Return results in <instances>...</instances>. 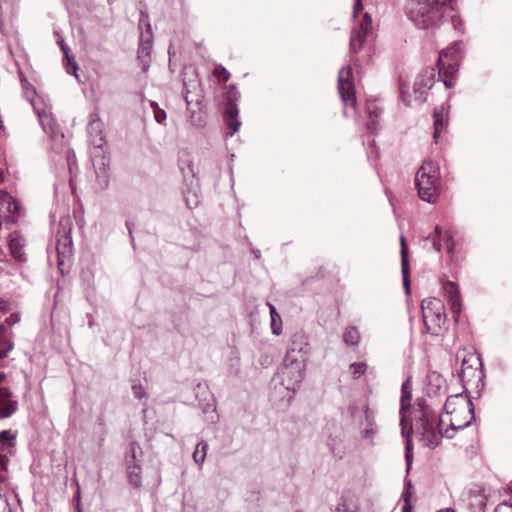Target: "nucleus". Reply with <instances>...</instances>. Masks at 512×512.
I'll return each instance as SVG.
<instances>
[{"mask_svg": "<svg viewBox=\"0 0 512 512\" xmlns=\"http://www.w3.org/2000/svg\"><path fill=\"white\" fill-rule=\"evenodd\" d=\"M452 0H409L407 15L420 29H433L441 25L451 8Z\"/></svg>", "mask_w": 512, "mask_h": 512, "instance_id": "nucleus-1", "label": "nucleus"}, {"mask_svg": "<svg viewBox=\"0 0 512 512\" xmlns=\"http://www.w3.org/2000/svg\"><path fill=\"white\" fill-rule=\"evenodd\" d=\"M440 183L439 166L432 160L425 161L416 173L415 185L421 200L435 203Z\"/></svg>", "mask_w": 512, "mask_h": 512, "instance_id": "nucleus-2", "label": "nucleus"}, {"mask_svg": "<svg viewBox=\"0 0 512 512\" xmlns=\"http://www.w3.org/2000/svg\"><path fill=\"white\" fill-rule=\"evenodd\" d=\"M305 363L303 359L295 360V362L283 360V365L272 379L274 388L279 386L280 390H285L287 394L283 397L291 399L299 387L304 377Z\"/></svg>", "mask_w": 512, "mask_h": 512, "instance_id": "nucleus-3", "label": "nucleus"}, {"mask_svg": "<svg viewBox=\"0 0 512 512\" xmlns=\"http://www.w3.org/2000/svg\"><path fill=\"white\" fill-rule=\"evenodd\" d=\"M412 398V387L410 379L405 380L401 386V404H400V425L402 436L406 438L405 460L407 464V473H409L413 462V444H412V423L406 416V411L410 409Z\"/></svg>", "mask_w": 512, "mask_h": 512, "instance_id": "nucleus-4", "label": "nucleus"}, {"mask_svg": "<svg viewBox=\"0 0 512 512\" xmlns=\"http://www.w3.org/2000/svg\"><path fill=\"white\" fill-rule=\"evenodd\" d=\"M460 49L461 43L454 42L450 47L439 53L437 59L438 75L447 88L454 85V76L458 71L461 59Z\"/></svg>", "mask_w": 512, "mask_h": 512, "instance_id": "nucleus-5", "label": "nucleus"}, {"mask_svg": "<svg viewBox=\"0 0 512 512\" xmlns=\"http://www.w3.org/2000/svg\"><path fill=\"white\" fill-rule=\"evenodd\" d=\"M421 309L426 331L431 335H438L447 320L443 302L437 298L424 299Z\"/></svg>", "mask_w": 512, "mask_h": 512, "instance_id": "nucleus-6", "label": "nucleus"}, {"mask_svg": "<svg viewBox=\"0 0 512 512\" xmlns=\"http://www.w3.org/2000/svg\"><path fill=\"white\" fill-rule=\"evenodd\" d=\"M239 97L240 93L236 86L234 84L229 85L225 93L226 104L223 112L225 125L230 129V131L226 133L229 137L233 136L241 126V122L238 119L239 108L237 105Z\"/></svg>", "mask_w": 512, "mask_h": 512, "instance_id": "nucleus-7", "label": "nucleus"}, {"mask_svg": "<svg viewBox=\"0 0 512 512\" xmlns=\"http://www.w3.org/2000/svg\"><path fill=\"white\" fill-rule=\"evenodd\" d=\"M462 411H465L468 409V412L470 414V418L463 422V424L456 425V421L454 419L450 420V426L452 431H457L466 428L471 424V422L474 420V405L472 401L468 398L467 395H463V393L451 395L446 399V402L444 404V410L446 414L453 415L457 411V407Z\"/></svg>", "mask_w": 512, "mask_h": 512, "instance_id": "nucleus-8", "label": "nucleus"}, {"mask_svg": "<svg viewBox=\"0 0 512 512\" xmlns=\"http://www.w3.org/2000/svg\"><path fill=\"white\" fill-rule=\"evenodd\" d=\"M310 351L311 347L307 335L303 331H297L290 338L285 361L295 362V360L303 359V362H306Z\"/></svg>", "mask_w": 512, "mask_h": 512, "instance_id": "nucleus-9", "label": "nucleus"}, {"mask_svg": "<svg viewBox=\"0 0 512 512\" xmlns=\"http://www.w3.org/2000/svg\"><path fill=\"white\" fill-rule=\"evenodd\" d=\"M442 422V418H439V429L436 430L429 418L422 419V437L427 447L435 448L436 446H438L443 436L448 439H452L454 437L456 431H452L451 426L442 431Z\"/></svg>", "mask_w": 512, "mask_h": 512, "instance_id": "nucleus-10", "label": "nucleus"}, {"mask_svg": "<svg viewBox=\"0 0 512 512\" xmlns=\"http://www.w3.org/2000/svg\"><path fill=\"white\" fill-rule=\"evenodd\" d=\"M352 67L344 66L338 73V91L345 106L356 104L355 88L352 81Z\"/></svg>", "mask_w": 512, "mask_h": 512, "instance_id": "nucleus-11", "label": "nucleus"}, {"mask_svg": "<svg viewBox=\"0 0 512 512\" xmlns=\"http://www.w3.org/2000/svg\"><path fill=\"white\" fill-rule=\"evenodd\" d=\"M372 32V18L368 13H365L359 22V24L354 27L351 31L350 35V52L358 53L364 43L368 35Z\"/></svg>", "mask_w": 512, "mask_h": 512, "instance_id": "nucleus-12", "label": "nucleus"}, {"mask_svg": "<svg viewBox=\"0 0 512 512\" xmlns=\"http://www.w3.org/2000/svg\"><path fill=\"white\" fill-rule=\"evenodd\" d=\"M60 226L62 227V231H58L56 235V251L59 258V265L62 264V258H66L71 254L73 245L70 235L71 228L69 226V219H61Z\"/></svg>", "mask_w": 512, "mask_h": 512, "instance_id": "nucleus-13", "label": "nucleus"}, {"mask_svg": "<svg viewBox=\"0 0 512 512\" xmlns=\"http://www.w3.org/2000/svg\"><path fill=\"white\" fill-rule=\"evenodd\" d=\"M87 132L91 145L97 149L102 148L105 144V137L103 135V123L101 122L98 113L94 112L90 114Z\"/></svg>", "mask_w": 512, "mask_h": 512, "instance_id": "nucleus-14", "label": "nucleus"}, {"mask_svg": "<svg viewBox=\"0 0 512 512\" xmlns=\"http://www.w3.org/2000/svg\"><path fill=\"white\" fill-rule=\"evenodd\" d=\"M442 289L450 302L451 311L455 320L457 321L462 309V302L458 286L453 281H445L443 282Z\"/></svg>", "mask_w": 512, "mask_h": 512, "instance_id": "nucleus-15", "label": "nucleus"}, {"mask_svg": "<svg viewBox=\"0 0 512 512\" xmlns=\"http://www.w3.org/2000/svg\"><path fill=\"white\" fill-rule=\"evenodd\" d=\"M18 408V401L6 387H0V419L11 417Z\"/></svg>", "mask_w": 512, "mask_h": 512, "instance_id": "nucleus-16", "label": "nucleus"}, {"mask_svg": "<svg viewBox=\"0 0 512 512\" xmlns=\"http://www.w3.org/2000/svg\"><path fill=\"white\" fill-rule=\"evenodd\" d=\"M467 506L472 512H484L487 503V496L481 487L471 488L465 496Z\"/></svg>", "mask_w": 512, "mask_h": 512, "instance_id": "nucleus-17", "label": "nucleus"}, {"mask_svg": "<svg viewBox=\"0 0 512 512\" xmlns=\"http://www.w3.org/2000/svg\"><path fill=\"white\" fill-rule=\"evenodd\" d=\"M8 457L6 454L0 452V512H12L8 497L6 493L3 492L2 486L8 480L7 476V465H8Z\"/></svg>", "mask_w": 512, "mask_h": 512, "instance_id": "nucleus-18", "label": "nucleus"}, {"mask_svg": "<svg viewBox=\"0 0 512 512\" xmlns=\"http://www.w3.org/2000/svg\"><path fill=\"white\" fill-rule=\"evenodd\" d=\"M9 249L13 258L19 262L27 260L25 254L26 240L18 232H12L9 236Z\"/></svg>", "mask_w": 512, "mask_h": 512, "instance_id": "nucleus-19", "label": "nucleus"}, {"mask_svg": "<svg viewBox=\"0 0 512 512\" xmlns=\"http://www.w3.org/2000/svg\"><path fill=\"white\" fill-rule=\"evenodd\" d=\"M435 70L434 68H426L414 83V93L416 98H421L426 89L432 88L434 85Z\"/></svg>", "mask_w": 512, "mask_h": 512, "instance_id": "nucleus-20", "label": "nucleus"}, {"mask_svg": "<svg viewBox=\"0 0 512 512\" xmlns=\"http://www.w3.org/2000/svg\"><path fill=\"white\" fill-rule=\"evenodd\" d=\"M184 99L189 107L192 103L200 104L202 101V90L200 87V81L197 79L184 80Z\"/></svg>", "mask_w": 512, "mask_h": 512, "instance_id": "nucleus-21", "label": "nucleus"}, {"mask_svg": "<svg viewBox=\"0 0 512 512\" xmlns=\"http://www.w3.org/2000/svg\"><path fill=\"white\" fill-rule=\"evenodd\" d=\"M400 254H401V272L403 277V286L406 291V294L410 293V267H409V259H408V248L406 244L405 237L402 235L400 237Z\"/></svg>", "mask_w": 512, "mask_h": 512, "instance_id": "nucleus-22", "label": "nucleus"}, {"mask_svg": "<svg viewBox=\"0 0 512 512\" xmlns=\"http://www.w3.org/2000/svg\"><path fill=\"white\" fill-rule=\"evenodd\" d=\"M366 110L368 113L369 121L367 123V128L371 133H377L378 131V122L377 119L382 113V109L377 105L375 101H367Z\"/></svg>", "mask_w": 512, "mask_h": 512, "instance_id": "nucleus-23", "label": "nucleus"}, {"mask_svg": "<svg viewBox=\"0 0 512 512\" xmlns=\"http://www.w3.org/2000/svg\"><path fill=\"white\" fill-rule=\"evenodd\" d=\"M442 237L443 230L439 225H436L434 227V231L423 238V241L425 243L424 247H426L427 244H430L433 250H435L438 253H441Z\"/></svg>", "mask_w": 512, "mask_h": 512, "instance_id": "nucleus-24", "label": "nucleus"}, {"mask_svg": "<svg viewBox=\"0 0 512 512\" xmlns=\"http://www.w3.org/2000/svg\"><path fill=\"white\" fill-rule=\"evenodd\" d=\"M364 416H365V424L366 427L362 431V437L363 438H372L376 432V420H375V414L374 412L366 405L364 407Z\"/></svg>", "mask_w": 512, "mask_h": 512, "instance_id": "nucleus-25", "label": "nucleus"}, {"mask_svg": "<svg viewBox=\"0 0 512 512\" xmlns=\"http://www.w3.org/2000/svg\"><path fill=\"white\" fill-rule=\"evenodd\" d=\"M21 86L25 95V98L32 104L36 114L39 118H41L44 114V111L41 112L34 105V96L36 94L35 88L24 78L21 76Z\"/></svg>", "mask_w": 512, "mask_h": 512, "instance_id": "nucleus-26", "label": "nucleus"}, {"mask_svg": "<svg viewBox=\"0 0 512 512\" xmlns=\"http://www.w3.org/2000/svg\"><path fill=\"white\" fill-rule=\"evenodd\" d=\"M127 476L130 484L139 487L141 485V466L137 463H128Z\"/></svg>", "mask_w": 512, "mask_h": 512, "instance_id": "nucleus-27", "label": "nucleus"}, {"mask_svg": "<svg viewBox=\"0 0 512 512\" xmlns=\"http://www.w3.org/2000/svg\"><path fill=\"white\" fill-rule=\"evenodd\" d=\"M270 317H271V329L272 333L275 335H279L282 332V320L280 315L278 314L274 305L268 303Z\"/></svg>", "mask_w": 512, "mask_h": 512, "instance_id": "nucleus-28", "label": "nucleus"}, {"mask_svg": "<svg viewBox=\"0 0 512 512\" xmlns=\"http://www.w3.org/2000/svg\"><path fill=\"white\" fill-rule=\"evenodd\" d=\"M58 44L60 45V48L63 51V53L67 59V62H68L67 66H66L67 73H73L75 75V77L78 79V75L76 74L78 65H77L76 61L69 56L68 46L64 43V41L62 39H60L58 41Z\"/></svg>", "mask_w": 512, "mask_h": 512, "instance_id": "nucleus-29", "label": "nucleus"}, {"mask_svg": "<svg viewBox=\"0 0 512 512\" xmlns=\"http://www.w3.org/2000/svg\"><path fill=\"white\" fill-rule=\"evenodd\" d=\"M153 47V40L149 39V34L145 37H140V44L138 48V58L143 59L149 57Z\"/></svg>", "mask_w": 512, "mask_h": 512, "instance_id": "nucleus-30", "label": "nucleus"}, {"mask_svg": "<svg viewBox=\"0 0 512 512\" xmlns=\"http://www.w3.org/2000/svg\"><path fill=\"white\" fill-rule=\"evenodd\" d=\"M360 334L355 326H349L346 328L343 334V341L350 346H356L359 343Z\"/></svg>", "mask_w": 512, "mask_h": 512, "instance_id": "nucleus-31", "label": "nucleus"}, {"mask_svg": "<svg viewBox=\"0 0 512 512\" xmlns=\"http://www.w3.org/2000/svg\"><path fill=\"white\" fill-rule=\"evenodd\" d=\"M93 165L96 169L97 178L99 179L102 187H106L108 185V175H107V164L105 163V158L101 157L100 166L97 168V163L95 159H93Z\"/></svg>", "mask_w": 512, "mask_h": 512, "instance_id": "nucleus-32", "label": "nucleus"}, {"mask_svg": "<svg viewBox=\"0 0 512 512\" xmlns=\"http://www.w3.org/2000/svg\"><path fill=\"white\" fill-rule=\"evenodd\" d=\"M442 111L443 107H441V110L438 108H435L434 110V133L433 138L437 139L440 136L441 130L443 129L444 123H443V117H442Z\"/></svg>", "mask_w": 512, "mask_h": 512, "instance_id": "nucleus-33", "label": "nucleus"}, {"mask_svg": "<svg viewBox=\"0 0 512 512\" xmlns=\"http://www.w3.org/2000/svg\"><path fill=\"white\" fill-rule=\"evenodd\" d=\"M5 346H10V351L14 347L8 328L4 323H0V348L5 349Z\"/></svg>", "mask_w": 512, "mask_h": 512, "instance_id": "nucleus-34", "label": "nucleus"}, {"mask_svg": "<svg viewBox=\"0 0 512 512\" xmlns=\"http://www.w3.org/2000/svg\"><path fill=\"white\" fill-rule=\"evenodd\" d=\"M138 453H142L140 445L135 441L130 442L129 450L126 452L125 456L126 464L136 463Z\"/></svg>", "mask_w": 512, "mask_h": 512, "instance_id": "nucleus-35", "label": "nucleus"}, {"mask_svg": "<svg viewBox=\"0 0 512 512\" xmlns=\"http://www.w3.org/2000/svg\"><path fill=\"white\" fill-rule=\"evenodd\" d=\"M15 436L11 433L10 430H3L0 432V450L4 451L5 449L13 446V441Z\"/></svg>", "mask_w": 512, "mask_h": 512, "instance_id": "nucleus-36", "label": "nucleus"}, {"mask_svg": "<svg viewBox=\"0 0 512 512\" xmlns=\"http://www.w3.org/2000/svg\"><path fill=\"white\" fill-rule=\"evenodd\" d=\"M184 200L188 208L193 209L198 206L200 199L196 190L184 192Z\"/></svg>", "mask_w": 512, "mask_h": 512, "instance_id": "nucleus-37", "label": "nucleus"}, {"mask_svg": "<svg viewBox=\"0 0 512 512\" xmlns=\"http://www.w3.org/2000/svg\"><path fill=\"white\" fill-rule=\"evenodd\" d=\"M139 26L140 27L145 26V30L141 32L140 37H145L146 34H149V39L153 40V34H152L151 25L148 20V15L145 14L144 12H141V14H140Z\"/></svg>", "mask_w": 512, "mask_h": 512, "instance_id": "nucleus-38", "label": "nucleus"}, {"mask_svg": "<svg viewBox=\"0 0 512 512\" xmlns=\"http://www.w3.org/2000/svg\"><path fill=\"white\" fill-rule=\"evenodd\" d=\"M466 364H467V361L464 359V360H463V363H462V369H461V371L458 373L459 378L461 379V381H462L463 383H465V382H466V379H467L469 376H471L472 374H475V373H476V371H477L476 369H474V368L472 367V365L466 366Z\"/></svg>", "mask_w": 512, "mask_h": 512, "instance_id": "nucleus-39", "label": "nucleus"}, {"mask_svg": "<svg viewBox=\"0 0 512 512\" xmlns=\"http://www.w3.org/2000/svg\"><path fill=\"white\" fill-rule=\"evenodd\" d=\"M337 512H356L353 504L349 502L346 498L341 497L340 502L336 508Z\"/></svg>", "mask_w": 512, "mask_h": 512, "instance_id": "nucleus-40", "label": "nucleus"}, {"mask_svg": "<svg viewBox=\"0 0 512 512\" xmlns=\"http://www.w3.org/2000/svg\"><path fill=\"white\" fill-rule=\"evenodd\" d=\"M444 240H445V244H446L447 253L450 256H452L454 253V249H455V241H454L453 234L450 231H445Z\"/></svg>", "mask_w": 512, "mask_h": 512, "instance_id": "nucleus-41", "label": "nucleus"}, {"mask_svg": "<svg viewBox=\"0 0 512 512\" xmlns=\"http://www.w3.org/2000/svg\"><path fill=\"white\" fill-rule=\"evenodd\" d=\"M365 363H352L350 369L354 378H359L366 371Z\"/></svg>", "mask_w": 512, "mask_h": 512, "instance_id": "nucleus-42", "label": "nucleus"}, {"mask_svg": "<svg viewBox=\"0 0 512 512\" xmlns=\"http://www.w3.org/2000/svg\"><path fill=\"white\" fill-rule=\"evenodd\" d=\"M214 75L221 81L227 82L230 78L229 71L223 66H217L214 70Z\"/></svg>", "mask_w": 512, "mask_h": 512, "instance_id": "nucleus-43", "label": "nucleus"}, {"mask_svg": "<svg viewBox=\"0 0 512 512\" xmlns=\"http://www.w3.org/2000/svg\"><path fill=\"white\" fill-rule=\"evenodd\" d=\"M151 106L155 108L154 110V119L157 123L162 124L166 119V112L160 108H158L157 103L152 102Z\"/></svg>", "mask_w": 512, "mask_h": 512, "instance_id": "nucleus-44", "label": "nucleus"}, {"mask_svg": "<svg viewBox=\"0 0 512 512\" xmlns=\"http://www.w3.org/2000/svg\"><path fill=\"white\" fill-rule=\"evenodd\" d=\"M20 321V316L16 313H13L11 314L9 317H7L5 319V326L8 328V327H12L13 325H15L16 323H18Z\"/></svg>", "mask_w": 512, "mask_h": 512, "instance_id": "nucleus-45", "label": "nucleus"}, {"mask_svg": "<svg viewBox=\"0 0 512 512\" xmlns=\"http://www.w3.org/2000/svg\"><path fill=\"white\" fill-rule=\"evenodd\" d=\"M417 406L419 407V411L421 412L420 422L422 423V419L429 418L428 412L425 410V401L423 399L417 400Z\"/></svg>", "mask_w": 512, "mask_h": 512, "instance_id": "nucleus-46", "label": "nucleus"}, {"mask_svg": "<svg viewBox=\"0 0 512 512\" xmlns=\"http://www.w3.org/2000/svg\"><path fill=\"white\" fill-rule=\"evenodd\" d=\"M193 459H194L195 463L199 464L200 466L205 461V453L201 454L200 449H198L197 446H196L195 451L193 452Z\"/></svg>", "mask_w": 512, "mask_h": 512, "instance_id": "nucleus-47", "label": "nucleus"}, {"mask_svg": "<svg viewBox=\"0 0 512 512\" xmlns=\"http://www.w3.org/2000/svg\"><path fill=\"white\" fill-rule=\"evenodd\" d=\"M132 390H133V393H134V396L135 398L137 399H141L145 396V391H144V388L139 384V385H133L132 386Z\"/></svg>", "mask_w": 512, "mask_h": 512, "instance_id": "nucleus-48", "label": "nucleus"}, {"mask_svg": "<svg viewBox=\"0 0 512 512\" xmlns=\"http://www.w3.org/2000/svg\"><path fill=\"white\" fill-rule=\"evenodd\" d=\"M67 164H68V167H69V170L70 172L72 171V168H73V165L76 161V156H75V153L73 150H68L67 151Z\"/></svg>", "mask_w": 512, "mask_h": 512, "instance_id": "nucleus-49", "label": "nucleus"}, {"mask_svg": "<svg viewBox=\"0 0 512 512\" xmlns=\"http://www.w3.org/2000/svg\"><path fill=\"white\" fill-rule=\"evenodd\" d=\"M494 512H512V504L503 502L495 508Z\"/></svg>", "mask_w": 512, "mask_h": 512, "instance_id": "nucleus-50", "label": "nucleus"}, {"mask_svg": "<svg viewBox=\"0 0 512 512\" xmlns=\"http://www.w3.org/2000/svg\"><path fill=\"white\" fill-rule=\"evenodd\" d=\"M452 24H453L454 28L458 31H461L463 29L462 19L458 16L452 17Z\"/></svg>", "mask_w": 512, "mask_h": 512, "instance_id": "nucleus-51", "label": "nucleus"}, {"mask_svg": "<svg viewBox=\"0 0 512 512\" xmlns=\"http://www.w3.org/2000/svg\"><path fill=\"white\" fill-rule=\"evenodd\" d=\"M363 9L362 0H355L353 6V17H356L357 14Z\"/></svg>", "mask_w": 512, "mask_h": 512, "instance_id": "nucleus-52", "label": "nucleus"}, {"mask_svg": "<svg viewBox=\"0 0 512 512\" xmlns=\"http://www.w3.org/2000/svg\"><path fill=\"white\" fill-rule=\"evenodd\" d=\"M410 498H411V491L404 490L403 493H402V499L404 500V505L403 506L410 505Z\"/></svg>", "mask_w": 512, "mask_h": 512, "instance_id": "nucleus-53", "label": "nucleus"}, {"mask_svg": "<svg viewBox=\"0 0 512 512\" xmlns=\"http://www.w3.org/2000/svg\"><path fill=\"white\" fill-rule=\"evenodd\" d=\"M196 446L200 449L201 454H206L208 444L205 441H200Z\"/></svg>", "mask_w": 512, "mask_h": 512, "instance_id": "nucleus-54", "label": "nucleus"}, {"mask_svg": "<svg viewBox=\"0 0 512 512\" xmlns=\"http://www.w3.org/2000/svg\"><path fill=\"white\" fill-rule=\"evenodd\" d=\"M9 352H10V346H5V349L0 348V359L7 357Z\"/></svg>", "mask_w": 512, "mask_h": 512, "instance_id": "nucleus-55", "label": "nucleus"}, {"mask_svg": "<svg viewBox=\"0 0 512 512\" xmlns=\"http://www.w3.org/2000/svg\"><path fill=\"white\" fill-rule=\"evenodd\" d=\"M251 252L253 253V255L255 256V258H260L261 254H260V250L258 249H254V248H251Z\"/></svg>", "mask_w": 512, "mask_h": 512, "instance_id": "nucleus-56", "label": "nucleus"}, {"mask_svg": "<svg viewBox=\"0 0 512 512\" xmlns=\"http://www.w3.org/2000/svg\"><path fill=\"white\" fill-rule=\"evenodd\" d=\"M411 488H412L411 481L410 480H405V489L404 490L411 491Z\"/></svg>", "mask_w": 512, "mask_h": 512, "instance_id": "nucleus-57", "label": "nucleus"}, {"mask_svg": "<svg viewBox=\"0 0 512 512\" xmlns=\"http://www.w3.org/2000/svg\"><path fill=\"white\" fill-rule=\"evenodd\" d=\"M411 510H412L411 505H407V506H403L402 507V512H411Z\"/></svg>", "mask_w": 512, "mask_h": 512, "instance_id": "nucleus-58", "label": "nucleus"}, {"mask_svg": "<svg viewBox=\"0 0 512 512\" xmlns=\"http://www.w3.org/2000/svg\"><path fill=\"white\" fill-rule=\"evenodd\" d=\"M210 409L215 410V407L212 404H207V407L204 409V412H208Z\"/></svg>", "mask_w": 512, "mask_h": 512, "instance_id": "nucleus-59", "label": "nucleus"}, {"mask_svg": "<svg viewBox=\"0 0 512 512\" xmlns=\"http://www.w3.org/2000/svg\"><path fill=\"white\" fill-rule=\"evenodd\" d=\"M5 378H6L5 373L0 372V384H2V383H3V381L5 380Z\"/></svg>", "mask_w": 512, "mask_h": 512, "instance_id": "nucleus-60", "label": "nucleus"}, {"mask_svg": "<svg viewBox=\"0 0 512 512\" xmlns=\"http://www.w3.org/2000/svg\"><path fill=\"white\" fill-rule=\"evenodd\" d=\"M437 512H455L452 508H445V509H441Z\"/></svg>", "mask_w": 512, "mask_h": 512, "instance_id": "nucleus-61", "label": "nucleus"}, {"mask_svg": "<svg viewBox=\"0 0 512 512\" xmlns=\"http://www.w3.org/2000/svg\"><path fill=\"white\" fill-rule=\"evenodd\" d=\"M142 63H143V67H142V69H143L144 71H146L149 65H148V63H147V62H145L144 60H142Z\"/></svg>", "mask_w": 512, "mask_h": 512, "instance_id": "nucleus-62", "label": "nucleus"}, {"mask_svg": "<svg viewBox=\"0 0 512 512\" xmlns=\"http://www.w3.org/2000/svg\"><path fill=\"white\" fill-rule=\"evenodd\" d=\"M354 409H355V407H354V406H350V407H349V410L351 411V414H353V413H354Z\"/></svg>", "mask_w": 512, "mask_h": 512, "instance_id": "nucleus-63", "label": "nucleus"}, {"mask_svg": "<svg viewBox=\"0 0 512 512\" xmlns=\"http://www.w3.org/2000/svg\"><path fill=\"white\" fill-rule=\"evenodd\" d=\"M476 361L478 362L479 366L481 367L482 366V363H481V360L480 358H477Z\"/></svg>", "mask_w": 512, "mask_h": 512, "instance_id": "nucleus-64", "label": "nucleus"}]
</instances>
